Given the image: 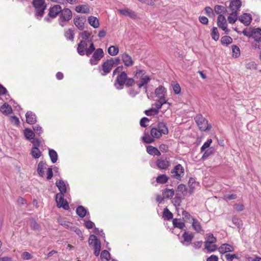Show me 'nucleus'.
<instances>
[{
  "instance_id": "obj_1",
  "label": "nucleus",
  "mask_w": 261,
  "mask_h": 261,
  "mask_svg": "<svg viewBox=\"0 0 261 261\" xmlns=\"http://www.w3.org/2000/svg\"><path fill=\"white\" fill-rule=\"evenodd\" d=\"M168 133V129L166 124L163 122H159L156 125L153 127L150 130L151 136L145 134L142 139L144 142L149 144L154 142V138L159 139L163 135H166Z\"/></svg>"
},
{
  "instance_id": "obj_2",
  "label": "nucleus",
  "mask_w": 261,
  "mask_h": 261,
  "mask_svg": "<svg viewBox=\"0 0 261 261\" xmlns=\"http://www.w3.org/2000/svg\"><path fill=\"white\" fill-rule=\"evenodd\" d=\"M94 50V43L88 40H81L77 48V53L81 56L86 55L89 57Z\"/></svg>"
},
{
  "instance_id": "obj_3",
  "label": "nucleus",
  "mask_w": 261,
  "mask_h": 261,
  "mask_svg": "<svg viewBox=\"0 0 261 261\" xmlns=\"http://www.w3.org/2000/svg\"><path fill=\"white\" fill-rule=\"evenodd\" d=\"M134 77L139 79V80L137 82V85L139 88L144 87L146 91H147L146 85L150 82V78L149 76L145 75V71L144 70H137L134 72Z\"/></svg>"
},
{
  "instance_id": "obj_4",
  "label": "nucleus",
  "mask_w": 261,
  "mask_h": 261,
  "mask_svg": "<svg viewBox=\"0 0 261 261\" xmlns=\"http://www.w3.org/2000/svg\"><path fill=\"white\" fill-rule=\"evenodd\" d=\"M37 172L40 177L42 178L45 177L47 179H50L53 177L52 168L49 167L43 161H40L39 163Z\"/></svg>"
},
{
  "instance_id": "obj_5",
  "label": "nucleus",
  "mask_w": 261,
  "mask_h": 261,
  "mask_svg": "<svg viewBox=\"0 0 261 261\" xmlns=\"http://www.w3.org/2000/svg\"><path fill=\"white\" fill-rule=\"evenodd\" d=\"M32 4L35 9L36 16L40 19L43 16L46 8L45 0H33Z\"/></svg>"
},
{
  "instance_id": "obj_6",
  "label": "nucleus",
  "mask_w": 261,
  "mask_h": 261,
  "mask_svg": "<svg viewBox=\"0 0 261 261\" xmlns=\"http://www.w3.org/2000/svg\"><path fill=\"white\" fill-rule=\"evenodd\" d=\"M72 16V11L68 8L61 9L59 18V23L62 27L65 26L66 22L69 21Z\"/></svg>"
},
{
  "instance_id": "obj_7",
  "label": "nucleus",
  "mask_w": 261,
  "mask_h": 261,
  "mask_svg": "<svg viewBox=\"0 0 261 261\" xmlns=\"http://www.w3.org/2000/svg\"><path fill=\"white\" fill-rule=\"evenodd\" d=\"M195 120L199 128L202 131L210 130L212 127L211 125L208 124L207 120L200 114L196 115Z\"/></svg>"
},
{
  "instance_id": "obj_8",
  "label": "nucleus",
  "mask_w": 261,
  "mask_h": 261,
  "mask_svg": "<svg viewBox=\"0 0 261 261\" xmlns=\"http://www.w3.org/2000/svg\"><path fill=\"white\" fill-rule=\"evenodd\" d=\"M127 77V74L124 71L120 72L118 74L114 83V86L117 89L121 90L123 88Z\"/></svg>"
},
{
  "instance_id": "obj_9",
  "label": "nucleus",
  "mask_w": 261,
  "mask_h": 261,
  "mask_svg": "<svg viewBox=\"0 0 261 261\" xmlns=\"http://www.w3.org/2000/svg\"><path fill=\"white\" fill-rule=\"evenodd\" d=\"M172 177L177 179H180L185 174L184 168L180 165H177L171 171Z\"/></svg>"
},
{
  "instance_id": "obj_10",
  "label": "nucleus",
  "mask_w": 261,
  "mask_h": 261,
  "mask_svg": "<svg viewBox=\"0 0 261 261\" xmlns=\"http://www.w3.org/2000/svg\"><path fill=\"white\" fill-rule=\"evenodd\" d=\"M93 53V56L90 59V63L91 65H96L98 62L104 56L103 51L101 48H97Z\"/></svg>"
},
{
  "instance_id": "obj_11",
  "label": "nucleus",
  "mask_w": 261,
  "mask_h": 261,
  "mask_svg": "<svg viewBox=\"0 0 261 261\" xmlns=\"http://www.w3.org/2000/svg\"><path fill=\"white\" fill-rule=\"evenodd\" d=\"M64 194H57L56 196V201L57 202V206L59 208H63L64 210H67L69 208V206L68 202L64 198Z\"/></svg>"
},
{
  "instance_id": "obj_12",
  "label": "nucleus",
  "mask_w": 261,
  "mask_h": 261,
  "mask_svg": "<svg viewBox=\"0 0 261 261\" xmlns=\"http://www.w3.org/2000/svg\"><path fill=\"white\" fill-rule=\"evenodd\" d=\"M182 241H181L183 245L188 246L191 244L192 240L194 238V234L193 232L185 230L182 234Z\"/></svg>"
},
{
  "instance_id": "obj_13",
  "label": "nucleus",
  "mask_w": 261,
  "mask_h": 261,
  "mask_svg": "<svg viewBox=\"0 0 261 261\" xmlns=\"http://www.w3.org/2000/svg\"><path fill=\"white\" fill-rule=\"evenodd\" d=\"M113 66V58L104 62L102 65V72L101 75L103 76L107 75L111 71Z\"/></svg>"
},
{
  "instance_id": "obj_14",
  "label": "nucleus",
  "mask_w": 261,
  "mask_h": 261,
  "mask_svg": "<svg viewBox=\"0 0 261 261\" xmlns=\"http://www.w3.org/2000/svg\"><path fill=\"white\" fill-rule=\"evenodd\" d=\"M156 165L160 169L166 170L170 166V163L167 158H160L156 160Z\"/></svg>"
},
{
  "instance_id": "obj_15",
  "label": "nucleus",
  "mask_w": 261,
  "mask_h": 261,
  "mask_svg": "<svg viewBox=\"0 0 261 261\" xmlns=\"http://www.w3.org/2000/svg\"><path fill=\"white\" fill-rule=\"evenodd\" d=\"M217 25L222 30L225 31L226 34L228 33V30L227 29L226 20L224 15H219L217 18Z\"/></svg>"
},
{
  "instance_id": "obj_16",
  "label": "nucleus",
  "mask_w": 261,
  "mask_h": 261,
  "mask_svg": "<svg viewBox=\"0 0 261 261\" xmlns=\"http://www.w3.org/2000/svg\"><path fill=\"white\" fill-rule=\"evenodd\" d=\"M121 59L124 65L126 67H130L134 65V62L130 56L127 53H124L120 55Z\"/></svg>"
},
{
  "instance_id": "obj_17",
  "label": "nucleus",
  "mask_w": 261,
  "mask_h": 261,
  "mask_svg": "<svg viewBox=\"0 0 261 261\" xmlns=\"http://www.w3.org/2000/svg\"><path fill=\"white\" fill-rule=\"evenodd\" d=\"M191 226L192 229L197 233H202L204 232V230L203 229L201 223L195 218L194 219H192Z\"/></svg>"
},
{
  "instance_id": "obj_18",
  "label": "nucleus",
  "mask_w": 261,
  "mask_h": 261,
  "mask_svg": "<svg viewBox=\"0 0 261 261\" xmlns=\"http://www.w3.org/2000/svg\"><path fill=\"white\" fill-rule=\"evenodd\" d=\"M62 7L59 5H56L49 9L48 16L53 18H56L61 11Z\"/></svg>"
},
{
  "instance_id": "obj_19",
  "label": "nucleus",
  "mask_w": 261,
  "mask_h": 261,
  "mask_svg": "<svg viewBox=\"0 0 261 261\" xmlns=\"http://www.w3.org/2000/svg\"><path fill=\"white\" fill-rule=\"evenodd\" d=\"M74 24L80 30L84 29V24L86 22L85 16H77L73 19Z\"/></svg>"
},
{
  "instance_id": "obj_20",
  "label": "nucleus",
  "mask_w": 261,
  "mask_h": 261,
  "mask_svg": "<svg viewBox=\"0 0 261 261\" xmlns=\"http://www.w3.org/2000/svg\"><path fill=\"white\" fill-rule=\"evenodd\" d=\"M242 5L241 2L240 0H232L230 2L229 8L232 12L238 13Z\"/></svg>"
},
{
  "instance_id": "obj_21",
  "label": "nucleus",
  "mask_w": 261,
  "mask_h": 261,
  "mask_svg": "<svg viewBox=\"0 0 261 261\" xmlns=\"http://www.w3.org/2000/svg\"><path fill=\"white\" fill-rule=\"evenodd\" d=\"M239 20L245 25L248 26L252 21V16L250 14L244 13L239 17Z\"/></svg>"
},
{
  "instance_id": "obj_22",
  "label": "nucleus",
  "mask_w": 261,
  "mask_h": 261,
  "mask_svg": "<svg viewBox=\"0 0 261 261\" xmlns=\"http://www.w3.org/2000/svg\"><path fill=\"white\" fill-rule=\"evenodd\" d=\"M234 247L227 244H223L218 248V251L221 254H224L228 252H232L234 250Z\"/></svg>"
},
{
  "instance_id": "obj_23",
  "label": "nucleus",
  "mask_w": 261,
  "mask_h": 261,
  "mask_svg": "<svg viewBox=\"0 0 261 261\" xmlns=\"http://www.w3.org/2000/svg\"><path fill=\"white\" fill-rule=\"evenodd\" d=\"M166 93V90L162 86H160L155 90V94L159 98V99H165Z\"/></svg>"
},
{
  "instance_id": "obj_24",
  "label": "nucleus",
  "mask_w": 261,
  "mask_h": 261,
  "mask_svg": "<svg viewBox=\"0 0 261 261\" xmlns=\"http://www.w3.org/2000/svg\"><path fill=\"white\" fill-rule=\"evenodd\" d=\"M27 122L30 124H34L37 121L36 115L31 111H28L25 114Z\"/></svg>"
},
{
  "instance_id": "obj_25",
  "label": "nucleus",
  "mask_w": 261,
  "mask_h": 261,
  "mask_svg": "<svg viewBox=\"0 0 261 261\" xmlns=\"http://www.w3.org/2000/svg\"><path fill=\"white\" fill-rule=\"evenodd\" d=\"M75 10L77 13L88 14L90 13V8L88 5H78L75 7Z\"/></svg>"
},
{
  "instance_id": "obj_26",
  "label": "nucleus",
  "mask_w": 261,
  "mask_h": 261,
  "mask_svg": "<svg viewBox=\"0 0 261 261\" xmlns=\"http://www.w3.org/2000/svg\"><path fill=\"white\" fill-rule=\"evenodd\" d=\"M172 224L174 227L180 229H184L186 226L185 222L181 220L180 219H173L172 220Z\"/></svg>"
},
{
  "instance_id": "obj_27",
  "label": "nucleus",
  "mask_w": 261,
  "mask_h": 261,
  "mask_svg": "<svg viewBox=\"0 0 261 261\" xmlns=\"http://www.w3.org/2000/svg\"><path fill=\"white\" fill-rule=\"evenodd\" d=\"M56 186L58 188L60 193L59 194H64L67 191V187L64 180H57Z\"/></svg>"
},
{
  "instance_id": "obj_28",
  "label": "nucleus",
  "mask_w": 261,
  "mask_h": 261,
  "mask_svg": "<svg viewBox=\"0 0 261 261\" xmlns=\"http://www.w3.org/2000/svg\"><path fill=\"white\" fill-rule=\"evenodd\" d=\"M255 42L261 41V29L256 28L253 29L252 35L251 37Z\"/></svg>"
},
{
  "instance_id": "obj_29",
  "label": "nucleus",
  "mask_w": 261,
  "mask_h": 261,
  "mask_svg": "<svg viewBox=\"0 0 261 261\" xmlns=\"http://www.w3.org/2000/svg\"><path fill=\"white\" fill-rule=\"evenodd\" d=\"M88 242L89 245L90 246H92L93 248L101 243L100 241L98 240L97 237L94 234L90 236Z\"/></svg>"
},
{
  "instance_id": "obj_30",
  "label": "nucleus",
  "mask_w": 261,
  "mask_h": 261,
  "mask_svg": "<svg viewBox=\"0 0 261 261\" xmlns=\"http://www.w3.org/2000/svg\"><path fill=\"white\" fill-rule=\"evenodd\" d=\"M119 12L121 14L125 16H129L132 18H135L137 17L135 13L128 9H120Z\"/></svg>"
},
{
  "instance_id": "obj_31",
  "label": "nucleus",
  "mask_w": 261,
  "mask_h": 261,
  "mask_svg": "<svg viewBox=\"0 0 261 261\" xmlns=\"http://www.w3.org/2000/svg\"><path fill=\"white\" fill-rule=\"evenodd\" d=\"M64 36L66 39L73 41L74 37V33L73 30L71 29L65 30Z\"/></svg>"
},
{
  "instance_id": "obj_32",
  "label": "nucleus",
  "mask_w": 261,
  "mask_h": 261,
  "mask_svg": "<svg viewBox=\"0 0 261 261\" xmlns=\"http://www.w3.org/2000/svg\"><path fill=\"white\" fill-rule=\"evenodd\" d=\"M88 22L89 24L94 28H97L99 27V23L98 19L94 16H90L88 19Z\"/></svg>"
},
{
  "instance_id": "obj_33",
  "label": "nucleus",
  "mask_w": 261,
  "mask_h": 261,
  "mask_svg": "<svg viewBox=\"0 0 261 261\" xmlns=\"http://www.w3.org/2000/svg\"><path fill=\"white\" fill-rule=\"evenodd\" d=\"M187 193V190L186 187L185 185L180 184L177 187L176 191V194H177V195H179L180 194H181V195H183L185 197Z\"/></svg>"
},
{
  "instance_id": "obj_34",
  "label": "nucleus",
  "mask_w": 261,
  "mask_h": 261,
  "mask_svg": "<svg viewBox=\"0 0 261 261\" xmlns=\"http://www.w3.org/2000/svg\"><path fill=\"white\" fill-rule=\"evenodd\" d=\"M48 154L51 162L55 163L58 160V154L57 152L53 149H49Z\"/></svg>"
},
{
  "instance_id": "obj_35",
  "label": "nucleus",
  "mask_w": 261,
  "mask_h": 261,
  "mask_svg": "<svg viewBox=\"0 0 261 261\" xmlns=\"http://www.w3.org/2000/svg\"><path fill=\"white\" fill-rule=\"evenodd\" d=\"M174 191L173 189H166L163 192V196L164 198L171 199L174 196Z\"/></svg>"
},
{
  "instance_id": "obj_36",
  "label": "nucleus",
  "mask_w": 261,
  "mask_h": 261,
  "mask_svg": "<svg viewBox=\"0 0 261 261\" xmlns=\"http://www.w3.org/2000/svg\"><path fill=\"white\" fill-rule=\"evenodd\" d=\"M204 246L205 249L210 252H214L217 249V246L215 243L204 242Z\"/></svg>"
},
{
  "instance_id": "obj_37",
  "label": "nucleus",
  "mask_w": 261,
  "mask_h": 261,
  "mask_svg": "<svg viewBox=\"0 0 261 261\" xmlns=\"http://www.w3.org/2000/svg\"><path fill=\"white\" fill-rule=\"evenodd\" d=\"M108 52L110 55L115 56L118 54L119 48L116 46L111 45L109 47Z\"/></svg>"
},
{
  "instance_id": "obj_38",
  "label": "nucleus",
  "mask_w": 261,
  "mask_h": 261,
  "mask_svg": "<svg viewBox=\"0 0 261 261\" xmlns=\"http://www.w3.org/2000/svg\"><path fill=\"white\" fill-rule=\"evenodd\" d=\"M1 111L3 114H9L12 113V110L11 106L5 103L1 107Z\"/></svg>"
},
{
  "instance_id": "obj_39",
  "label": "nucleus",
  "mask_w": 261,
  "mask_h": 261,
  "mask_svg": "<svg viewBox=\"0 0 261 261\" xmlns=\"http://www.w3.org/2000/svg\"><path fill=\"white\" fill-rule=\"evenodd\" d=\"M182 219L184 222H189V221H192V219H194L193 217H192L188 212L184 210L182 212Z\"/></svg>"
},
{
  "instance_id": "obj_40",
  "label": "nucleus",
  "mask_w": 261,
  "mask_h": 261,
  "mask_svg": "<svg viewBox=\"0 0 261 261\" xmlns=\"http://www.w3.org/2000/svg\"><path fill=\"white\" fill-rule=\"evenodd\" d=\"M166 103L170 105V103L167 102L165 99H158L154 104L155 108L154 109H157V111H159V109L162 108V106Z\"/></svg>"
},
{
  "instance_id": "obj_41",
  "label": "nucleus",
  "mask_w": 261,
  "mask_h": 261,
  "mask_svg": "<svg viewBox=\"0 0 261 261\" xmlns=\"http://www.w3.org/2000/svg\"><path fill=\"white\" fill-rule=\"evenodd\" d=\"M76 214L82 218L84 217L86 215V210L83 206H79L76 210Z\"/></svg>"
},
{
  "instance_id": "obj_42",
  "label": "nucleus",
  "mask_w": 261,
  "mask_h": 261,
  "mask_svg": "<svg viewBox=\"0 0 261 261\" xmlns=\"http://www.w3.org/2000/svg\"><path fill=\"white\" fill-rule=\"evenodd\" d=\"M214 11L217 14H224L226 12V9L225 7L221 5H216L215 6Z\"/></svg>"
},
{
  "instance_id": "obj_43",
  "label": "nucleus",
  "mask_w": 261,
  "mask_h": 261,
  "mask_svg": "<svg viewBox=\"0 0 261 261\" xmlns=\"http://www.w3.org/2000/svg\"><path fill=\"white\" fill-rule=\"evenodd\" d=\"M238 19V13L232 12L229 14L227 18L228 21L229 23H234Z\"/></svg>"
},
{
  "instance_id": "obj_44",
  "label": "nucleus",
  "mask_w": 261,
  "mask_h": 261,
  "mask_svg": "<svg viewBox=\"0 0 261 261\" xmlns=\"http://www.w3.org/2000/svg\"><path fill=\"white\" fill-rule=\"evenodd\" d=\"M31 154L35 159H38L41 155V152L38 147H33L31 150Z\"/></svg>"
},
{
  "instance_id": "obj_45",
  "label": "nucleus",
  "mask_w": 261,
  "mask_h": 261,
  "mask_svg": "<svg viewBox=\"0 0 261 261\" xmlns=\"http://www.w3.org/2000/svg\"><path fill=\"white\" fill-rule=\"evenodd\" d=\"M30 227L34 230H40L41 229L40 225L33 218L31 220Z\"/></svg>"
},
{
  "instance_id": "obj_46",
  "label": "nucleus",
  "mask_w": 261,
  "mask_h": 261,
  "mask_svg": "<svg viewBox=\"0 0 261 261\" xmlns=\"http://www.w3.org/2000/svg\"><path fill=\"white\" fill-rule=\"evenodd\" d=\"M24 135L28 140H31L35 136L34 133L29 128H25L24 130Z\"/></svg>"
},
{
  "instance_id": "obj_47",
  "label": "nucleus",
  "mask_w": 261,
  "mask_h": 261,
  "mask_svg": "<svg viewBox=\"0 0 261 261\" xmlns=\"http://www.w3.org/2000/svg\"><path fill=\"white\" fill-rule=\"evenodd\" d=\"M163 217L167 220H170L173 218V214L167 207H166L164 210Z\"/></svg>"
},
{
  "instance_id": "obj_48",
  "label": "nucleus",
  "mask_w": 261,
  "mask_h": 261,
  "mask_svg": "<svg viewBox=\"0 0 261 261\" xmlns=\"http://www.w3.org/2000/svg\"><path fill=\"white\" fill-rule=\"evenodd\" d=\"M211 36L213 39L215 41L218 40L219 38V34L216 27H213L211 32Z\"/></svg>"
},
{
  "instance_id": "obj_49",
  "label": "nucleus",
  "mask_w": 261,
  "mask_h": 261,
  "mask_svg": "<svg viewBox=\"0 0 261 261\" xmlns=\"http://www.w3.org/2000/svg\"><path fill=\"white\" fill-rule=\"evenodd\" d=\"M232 38L228 36H224L221 39V42L222 44H229L232 42Z\"/></svg>"
},
{
  "instance_id": "obj_50",
  "label": "nucleus",
  "mask_w": 261,
  "mask_h": 261,
  "mask_svg": "<svg viewBox=\"0 0 261 261\" xmlns=\"http://www.w3.org/2000/svg\"><path fill=\"white\" fill-rule=\"evenodd\" d=\"M231 48L233 56L236 58L239 57L240 55V50L239 47H238L237 45H233L231 46Z\"/></svg>"
},
{
  "instance_id": "obj_51",
  "label": "nucleus",
  "mask_w": 261,
  "mask_h": 261,
  "mask_svg": "<svg viewBox=\"0 0 261 261\" xmlns=\"http://www.w3.org/2000/svg\"><path fill=\"white\" fill-rule=\"evenodd\" d=\"M91 34L88 31H84L81 34V37L83 39L82 40H88V41L92 42L91 39H89Z\"/></svg>"
},
{
  "instance_id": "obj_52",
  "label": "nucleus",
  "mask_w": 261,
  "mask_h": 261,
  "mask_svg": "<svg viewBox=\"0 0 261 261\" xmlns=\"http://www.w3.org/2000/svg\"><path fill=\"white\" fill-rule=\"evenodd\" d=\"M158 113L159 111H157V109H154V108H151L145 111V114L147 116H154Z\"/></svg>"
},
{
  "instance_id": "obj_53",
  "label": "nucleus",
  "mask_w": 261,
  "mask_h": 261,
  "mask_svg": "<svg viewBox=\"0 0 261 261\" xmlns=\"http://www.w3.org/2000/svg\"><path fill=\"white\" fill-rule=\"evenodd\" d=\"M184 196L180 194L179 195H177V194H176L175 197L174 198V203L176 205L179 206L181 202L182 199L184 198Z\"/></svg>"
},
{
  "instance_id": "obj_54",
  "label": "nucleus",
  "mask_w": 261,
  "mask_h": 261,
  "mask_svg": "<svg viewBox=\"0 0 261 261\" xmlns=\"http://www.w3.org/2000/svg\"><path fill=\"white\" fill-rule=\"evenodd\" d=\"M100 257L102 259L109 260L110 258V254L107 250H105L101 252Z\"/></svg>"
},
{
  "instance_id": "obj_55",
  "label": "nucleus",
  "mask_w": 261,
  "mask_h": 261,
  "mask_svg": "<svg viewBox=\"0 0 261 261\" xmlns=\"http://www.w3.org/2000/svg\"><path fill=\"white\" fill-rule=\"evenodd\" d=\"M214 152V149L213 148H210L207 149L204 152L202 158V159H206L208 156H209L210 155L212 154Z\"/></svg>"
},
{
  "instance_id": "obj_56",
  "label": "nucleus",
  "mask_w": 261,
  "mask_h": 261,
  "mask_svg": "<svg viewBox=\"0 0 261 261\" xmlns=\"http://www.w3.org/2000/svg\"><path fill=\"white\" fill-rule=\"evenodd\" d=\"M212 142V140L211 139H208L207 141L205 142L201 147V151H204L206 148H208L210 147Z\"/></svg>"
},
{
  "instance_id": "obj_57",
  "label": "nucleus",
  "mask_w": 261,
  "mask_h": 261,
  "mask_svg": "<svg viewBox=\"0 0 261 261\" xmlns=\"http://www.w3.org/2000/svg\"><path fill=\"white\" fill-rule=\"evenodd\" d=\"M216 238L214 237L213 234L210 233L207 235V240L206 241H205V242L215 243L216 242Z\"/></svg>"
},
{
  "instance_id": "obj_58",
  "label": "nucleus",
  "mask_w": 261,
  "mask_h": 261,
  "mask_svg": "<svg viewBox=\"0 0 261 261\" xmlns=\"http://www.w3.org/2000/svg\"><path fill=\"white\" fill-rule=\"evenodd\" d=\"M225 258L227 261H232L233 259L234 258L239 259L238 256L237 255H236V254H226L225 255Z\"/></svg>"
},
{
  "instance_id": "obj_59",
  "label": "nucleus",
  "mask_w": 261,
  "mask_h": 261,
  "mask_svg": "<svg viewBox=\"0 0 261 261\" xmlns=\"http://www.w3.org/2000/svg\"><path fill=\"white\" fill-rule=\"evenodd\" d=\"M135 83V82L134 79L127 77V80H126L124 85H125L126 87H129L134 85Z\"/></svg>"
},
{
  "instance_id": "obj_60",
  "label": "nucleus",
  "mask_w": 261,
  "mask_h": 261,
  "mask_svg": "<svg viewBox=\"0 0 261 261\" xmlns=\"http://www.w3.org/2000/svg\"><path fill=\"white\" fill-rule=\"evenodd\" d=\"M237 197V195L234 194L230 195H226L223 197V199L225 201L230 200L236 199Z\"/></svg>"
},
{
  "instance_id": "obj_61",
  "label": "nucleus",
  "mask_w": 261,
  "mask_h": 261,
  "mask_svg": "<svg viewBox=\"0 0 261 261\" xmlns=\"http://www.w3.org/2000/svg\"><path fill=\"white\" fill-rule=\"evenodd\" d=\"M156 148L155 147H153L152 146H148L147 147V152L148 153H149L150 155H154L155 153V152L156 151Z\"/></svg>"
},
{
  "instance_id": "obj_62",
  "label": "nucleus",
  "mask_w": 261,
  "mask_h": 261,
  "mask_svg": "<svg viewBox=\"0 0 261 261\" xmlns=\"http://www.w3.org/2000/svg\"><path fill=\"white\" fill-rule=\"evenodd\" d=\"M173 89L174 93L176 94H178L180 92L181 89L178 84L174 83L173 85Z\"/></svg>"
},
{
  "instance_id": "obj_63",
  "label": "nucleus",
  "mask_w": 261,
  "mask_h": 261,
  "mask_svg": "<svg viewBox=\"0 0 261 261\" xmlns=\"http://www.w3.org/2000/svg\"><path fill=\"white\" fill-rule=\"evenodd\" d=\"M203 242L202 241H196L192 244V246L195 249H199L202 244Z\"/></svg>"
},
{
  "instance_id": "obj_64",
  "label": "nucleus",
  "mask_w": 261,
  "mask_h": 261,
  "mask_svg": "<svg viewBox=\"0 0 261 261\" xmlns=\"http://www.w3.org/2000/svg\"><path fill=\"white\" fill-rule=\"evenodd\" d=\"M246 67L249 69H256V65L254 62H250L246 64Z\"/></svg>"
}]
</instances>
